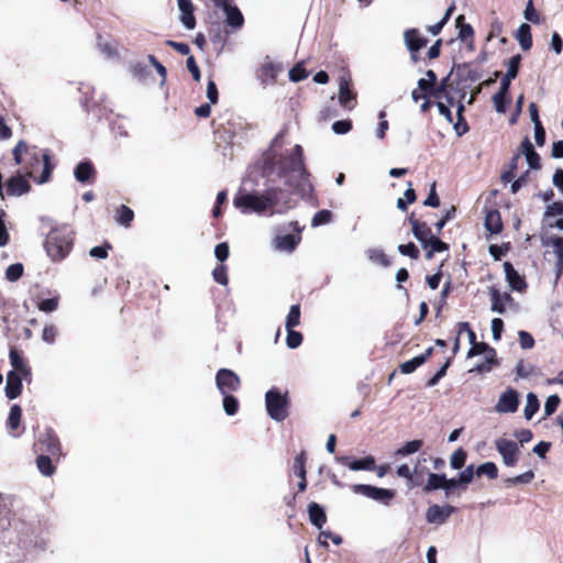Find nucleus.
Returning a JSON list of instances; mask_svg holds the SVG:
<instances>
[{
    "instance_id": "nucleus-4",
    "label": "nucleus",
    "mask_w": 563,
    "mask_h": 563,
    "mask_svg": "<svg viewBox=\"0 0 563 563\" xmlns=\"http://www.w3.org/2000/svg\"><path fill=\"white\" fill-rule=\"evenodd\" d=\"M264 157H279L273 165L276 166L280 176H287L291 173H298L301 178L308 176L303 148L299 144L295 145L290 153L277 156L274 152L268 151L264 154Z\"/></svg>"
},
{
    "instance_id": "nucleus-42",
    "label": "nucleus",
    "mask_w": 563,
    "mask_h": 563,
    "mask_svg": "<svg viewBox=\"0 0 563 563\" xmlns=\"http://www.w3.org/2000/svg\"><path fill=\"white\" fill-rule=\"evenodd\" d=\"M476 475H486L490 479L498 477V467L494 462H485L476 468Z\"/></svg>"
},
{
    "instance_id": "nucleus-45",
    "label": "nucleus",
    "mask_w": 563,
    "mask_h": 563,
    "mask_svg": "<svg viewBox=\"0 0 563 563\" xmlns=\"http://www.w3.org/2000/svg\"><path fill=\"white\" fill-rule=\"evenodd\" d=\"M332 212L330 210H319L318 212L314 213L312 220H311V225L312 227H319V225H323V224H328L332 221Z\"/></svg>"
},
{
    "instance_id": "nucleus-48",
    "label": "nucleus",
    "mask_w": 563,
    "mask_h": 563,
    "mask_svg": "<svg viewBox=\"0 0 563 563\" xmlns=\"http://www.w3.org/2000/svg\"><path fill=\"white\" fill-rule=\"evenodd\" d=\"M212 277L218 284L227 286L229 283L228 267L224 264L216 266L212 271Z\"/></svg>"
},
{
    "instance_id": "nucleus-23",
    "label": "nucleus",
    "mask_w": 563,
    "mask_h": 563,
    "mask_svg": "<svg viewBox=\"0 0 563 563\" xmlns=\"http://www.w3.org/2000/svg\"><path fill=\"white\" fill-rule=\"evenodd\" d=\"M308 515L311 525H313L318 529H321L325 525L328 519L324 509L314 501H311L308 505Z\"/></svg>"
},
{
    "instance_id": "nucleus-49",
    "label": "nucleus",
    "mask_w": 563,
    "mask_h": 563,
    "mask_svg": "<svg viewBox=\"0 0 563 563\" xmlns=\"http://www.w3.org/2000/svg\"><path fill=\"white\" fill-rule=\"evenodd\" d=\"M59 296L56 295L52 298L44 299L37 303V308L43 312H53L58 308Z\"/></svg>"
},
{
    "instance_id": "nucleus-26",
    "label": "nucleus",
    "mask_w": 563,
    "mask_h": 563,
    "mask_svg": "<svg viewBox=\"0 0 563 563\" xmlns=\"http://www.w3.org/2000/svg\"><path fill=\"white\" fill-rule=\"evenodd\" d=\"M489 295L492 300V310L498 313H504L506 311L505 302L511 300V296L507 292L501 295L495 286L489 287Z\"/></svg>"
},
{
    "instance_id": "nucleus-35",
    "label": "nucleus",
    "mask_w": 563,
    "mask_h": 563,
    "mask_svg": "<svg viewBox=\"0 0 563 563\" xmlns=\"http://www.w3.org/2000/svg\"><path fill=\"white\" fill-rule=\"evenodd\" d=\"M499 365V361L497 360V354L495 349H489L487 353H485V360L481 364H478L475 368L478 373L490 372L495 366Z\"/></svg>"
},
{
    "instance_id": "nucleus-44",
    "label": "nucleus",
    "mask_w": 563,
    "mask_h": 563,
    "mask_svg": "<svg viewBox=\"0 0 563 563\" xmlns=\"http://www.w3.org/2000/svg\"><path fill=\"white\" fill-rule=\"evenodd\" d=\"M24 273V267L21 263H14L8 266L5 271V278L9 282H16L19 280Z\"/></svg>"
},
{
    "instance_id": "nucleus-24",
    "label": "nucleus",
    "mask_w": 563,
    "mask_h": 563,
    "mask_svg": "<svg viewBox=\"0 0 563 563\" xmlns=\"http://www.w3.org/2000/svg\"><path fill=\"white\" fill-rule=\"evenodd\" d=\"M301 240L300 234L278 235L275 239V247L279 251L292 252Z\"/></svg>"
},
{
    "instance_id": "nucleus-5",
    "label": "nucleus",
    "mask_w": 563,
    "mask_h": 563,
    "mask_svg": "<svg viewBox=\"0 0 563 563\" xmlns=\"http://www.w3.org/2000/svg\"><path fill=\"white\" fill-rule=\"evenodd\" d=\"M267 415L275 421L282 422L289 416L290 398L288 390L282 393L273 387L265 394Z\"/></svg>"
},
{
    "instance_id": "nucleus-37",
    "label": "nucleus",
    "mask_w": 563,
    "mask_h": 563,
    "mask_svg": "<svg viewBox=\"0 0 563 563\" xmlns=\"http://www.w3.org/2000/svg\"><path fill=\"white\" fill-rule=\"evenodd\" d=\"M223 396V410L228 416H234L238 413L240 409V402L239 399L230 394H222Z\"/></svg>"
},
{
    "instance_id": "nucleus-22",
    "label": "nucleus",
    "mask_w": 563,
    "mask_h": 563,
    "mask_svg": "<svg viewBox=\"0 0 563 563\" xmlns=\"http://www.w3.org/2000/svg\"><path fill=\"white\" fill-rule=\"evenodd\" d=\"M338 461L343 465H347L353 471H361V470L372 471L375 468V459L371 455L366 456L364 459L354 460V461H350V457H347V456H341L338 459Z\"/></svg>"
},
{
    "instance_id": "nucleus-57",
    "label": "nucleus",
    "mask_w": 563,
    "mask_h": 563,
    "mask_svg": "<svg viewBox=\"0 0 563 563\" xmlns=\"http://www.w3.org/2000/svg\"><path fill=\"white\" fill-rule=\"evenodd\" d=\"M421 365H422V360L419 358L418 356H416L409 361L404 362L400 365V371L404 374H411Z\"/></svg>"
},
{
    "instance_id": "nucleus-19",
    "label": "nucleus",
    "mask_w": 563,
    "mask_h": 563,
    "mask_svg": "<svg viewBox=\"0 0 563 563\" xmlns=\"http://www.w3.org/2000/svg\"><path fill=\"white\" fill-rule=\"evenodd\" d=\"M484 224L490 234H499L504 229L500 212L497 209L486 210Z\"/></svg>"
},
{
    "instance_id": "nucleus-61",
    "label": "nucleus",
    "mask_w": 563,
    "mask_h": 563,
    "mask_svg": "<svg viewBox=\"0 0 563 563\" xmlns=\"http://www.w3.org/2000/svg\"><path fill=\"white\" fill-rule=\"evenodd\" d=\"M229 254H230V249H229V244L227 242L219 243L214 249V255H216L217 260L220 261L221 263H223L224 261L228 260Z\"/></svg>"
},
{
    "instance_id": "nucleus-10",
    "label": "nucleus",
    "mask_w": 563,
    "mask_h": 563,
    "mask_svg": "<svg viewBox=\"0 0 563 563\" xmlns=\"http://www.w3.org/2000/svg\"><path fill=\"white\" fill-rule=\"evenodd\" d=\"M9 360L13 367L12 371L23 375L24 380L30 383L32 380V368L23 356V352L18 350L15 346H11L9 351Z\"/></svg>"
},
{
    "instance_id": "nucleus-55",
    "label": "nucleus",
    "mask_w": 563,
    "mask_h": 563,
    "mask_svg": "<svg viewBox=\"0 0 563 563\" xmlns=\"http://www.w3.org/2000/svg\"><path fill=\"white\" fill-rule=\"evenodd\" d=\"M521 63V56L519 54L512 56L508 62V69L505 76H508L510 78H516L519 71Z\"/></svg>"
},
{
    "instance_id": "nucleus-39",
    "label": "nucleus",
    "mask_w": 563,
    "mask_h": 563,
    "mask_svg": "<svg viewBox=\"0 0 563 563\" xmlns=\"http://www.w3.org/2000/svg\"><path fill=\"white\" fill-rule=\"evenodd\" d=\"M520 159V153L514 155L508 164V169L503 172L500 175V179L504 183H510L516 177V172L518 169V162Z\"/></svg>"
},
{
    "instance_id": "nucleus-60",
    "label": "nucleus",
    "mask_w": 563,
    "mask_h": 563,
    "mask_svg": "<svg viewBox=\"0 0 563 563\" xmlns=\"http://www.w3.org/2000/svg\"><path fill=\"white\" fill-rule=\"evenodd\" d=\"M489 349H493L485 342H476L474 343L467 352V357H474L476 355L487 353Z\"/></svg>"
},
{
    "instance_id": "nucleus-28",
    "label": "nucleus",
    "mask_w": 563,
    "mask_h": 563,
    "mask_svg": "<svg viewBox=\"0 0 563 563\" xmlns=\"http://www.w3.org/2000/svg\"><path fill=\"white\" fill-rule=\"evenodd\" d=\"M455 22L459 30V38L462 42H470L472 44L474 41V30L471 24L465 23V16L460 14Z\"/></svg>"
},
{
    "instance_id": "nucleus-58",
    "label": "nucleus",
    "mask_w": 563,
    "mask_h": 563,
    "mask_svg": "<svg viewBox=\"0 0 563 563\" xmlns=\"http://www.w3.org/2000/svg\"><path fill=\"white\" fill-rule=\"evenodd\" d=\"M423 205L427 207L438 208L440 206V198L437 194V183L433 181L430 188L429 196L423 201Z\"/></svg>"
},
{
    "instance_id": "nucleus-3",
    "label": "nucleus",
    "mask_w": 563,
    "mask_h": 563,
    "mask_svg": "<svg viewBox=\"0 0 563 563\" xmlns=\"http://www.w3.org/2000/svg\"><path fill=\"white\" fill-rule=\"evenodd\" d=\"M74 232L67 227L53 228L46 235L44 247L53 262H60L74 247Z\"/></svg>"
},
{
    "instance_id": "nucleus-64",
    "label": "nucleus",
    "mask_w": 563,
    "mask_h": 563,
    "mask_svg": "<svg viewBox=\"0 0 563 563\" xmlns=\"http://www.w3.org/2000/svg\"><path fill=\"white\" fill-rule=\"evenodd\" d=\"M556 216H563V202L562 201H554L553 203L549 205L545 209L544 217H556Z\"/></svg>"
},
{
    "instance_id": "nucleus-33",
    "label": "nucleus",
    "mask_w": 563,
    "mask_h": 563,
    "mask_svg": "<svg viewBox=\"0 0 563 563\" xmlns=\"http://www.w3.org/2000/svg\"><path fill=\"white\" fill-rule=\"evenodd\" d=\"M427 260H431L434 253H440L449 250V244L443 242L437 236L429 238L427 242V249H424Z\"/></svg>"
},
{
    "instance_id": "nucleus-21",
    "label": "nucleus",
    "mask_w": 563,
    "mask_h": 563,
    "mask_svg": "<svg viewBox=\"0 0 563 563\" xmlns=\"http://www.w3.org/2000/svg\"><path fill=\"white\" fill-rule=\"evenodd\" d=\"M283 71V66L276 63H265L258 69V78L263 84L275 82L279 73Z\"/></svg>"
},
{
    "instance_id": "nucleus-27",
    "label": "nucleus",
    "mask_w": 563,
    "mask_h": 563,
    "mask_svg": "<svg viewBox=\"0 0 563 563\" xmlns=\"http://www.w3.org/2000/svg\"><path fill=\"white\" fill-rule=\"evenodd\" d=\"M227 14V23L234 27L240 29L244 24V18L241 11L236 7H232L231 2L222 7Z\"/></svg>"
},
{
    "instance_id": "nucleus-17",
    "label": "nucleus",
    "mask_w": 563,
    "mask_h": 563,
    "mask_svg": "<svg viewBox=\"0 0 563 563\" xmlns=\"http://www.w3.org/2000/svg\"><path fill=\"white\" fill-rule=\"evenodd\" d=\"M74 175L76 180L81 184H92L96 179L97 172L90 161H84L76 166Z\"/></svg>"
},
{
    "instance_id": "nucleus-47",
    "label": "nucleus",
    "mask_w": 563,
    "mask_h": 563,
    "mask_svg": "<svg viewBox=\"0 0 563 563\" xmlns=\"http://www.w3.org/2000/svg\"><path fill=\"white\" fill-rule=\"evenodd\" d=\"M398 252L404 256H409L411 260H418L420 257V251L412 242L398 245Z\"/></svg>"
},
{
    "instance_id": "nucleus-54",
    "label": "nucleus",
    "mask_w": 563,
    "mask_h": 563,
    "mask_svg": "<svg viewBox=\"0 0 563 563\" xmlns=\"http://www.w3.org/2000/svg\"><path fill=\"white\" fill-rule=\"evenodd\" d=\"M560 402H561V399L558 395L549 396L544 404V415L547 417L553 415L556 411Z\"/></svg>"
},
{
    "instance_id": "nucleus-56",
    "label": "nucleus",
    "mask_w": 563,
    "mask_h": 563,
    "mask_svg": "<svg viewBox=\"0 0 563 563\" xmlns=\"http://www.w3.org/2000/svg\"><path fill=\"white\" fill-rule=\"evenodd\" d=\"M534 477V474L532 471L525 472L518 476L507 478L506 483L508 485H517V484H529Z\"/></svg>"
},
{
    "instance_id": "nucleus-31",
    "label": "nucleus",
    "mask_w": 563,
    "mask_h": 563,
    "mask_svg": "<svg viewBox=\"0 0 563 563\" xmlns=\"http://www.w3.org/2000/svg\"><path fill=\"white\" fill-rule=\"evenodd\" d=\"M114 219L120 225H123L124 228H130L131 223L134 220V211L130 207L121 205L115 210Z\"/></svg>"
},
{
    "instance_id": "nucleus-34",
    "label": "nucleus",
    "mask_w": 563,
    "mask_h": 563,
    "mask_svg": "<svg viewBox=\"0 0 563 563\" xmlns=\"http://www.w3.org/2000/svg\"><path fill=\"white\" fill-rule=\"evenodd\" d=\"M22 409L18 404H14L10 408V412L7 420V428L10 432L16 431L21 426Z\"/></svg>"
},
{
    "instance_id": "nucleus-62",
    "label": "nucleus",
    "mask_w": 563,
    "mask_h": 563,
    "mask_svg": "<svg viewBox=\"0 0 563 563\" xmlns=\"http://www.w3.org/2000/svg\"><path fill=\"white\" fill-rule=\"evenodd\" d=\"M332 130L336 134H345L352 130L351 120H339L332 124Z\"/></svg>"
},
{
    "instance_id": "nucleus-59",
    "label": "nucleus",
    "mask_w": 563,
    "mask_h": 563,
    "mask_svg": "<svg viewBox=\"0 0 563 563\" xmlns=\"http://www.w3.org/2000/svg\"><path fill=\"white\" fill-rule=\"evenodd\" d=\"M131 73L134 77L139 79L146 78L150 75L147 66L140 62L131 65Z\"/></svg>"
},
{
    "instance_id": "nucleus-30",
    "label": "nucleus",
    "mask_w": 563,
    "mask_h": 563,
    "mask_svg": "<svg viewBox=\"0 0 563 563\" xmlns=\"http://www.w3.org/2000/svg\"><path fill=\"white\" fill-rule=\"evenodd\" d=\"M516 38L518 40L523 51H529L532 47V35L530 25L527 23H522L517 30Z\"/></svg>"
},
{
    "instance_id": "nucleus-50",
    "label": "nucleus",
    "mask_w": 563,
    "mask_h": 563,
    "mask_svg": "<svg viewBox=\"0 0 563 563\" xmlns=\"http://www.w3.org/2000/svg\"><path fill=\"white\" fill-rule=\"evenodd\" d=\"M303 336L300 332L290 329L287 330L286 344L289 349H297L301 345Z\"/></svg>"
},
{
    "instance_id": "nucleus-43",
    "label": "nucleus",
    "mask_w": 563,
    "mask_h": 563,
    "mask_svg": "<svg viewBox=\"0 0 563 563\" xmlns=\"http://www.w3.org/2000/svg\"><path fill=\"white\" fill-rule=\"evenodd\" d=\"M306 461L307 456L305 452H300L298 455H296L294 460L292 470L297 477H306L307 471H306Z\"/></svg>"
},
{
    "instance_id": "nucleus-8",
    "label": "nucleus",
    "mask_w": 563,
    "mask_h": 563,
    "mask_svg": "<svg viewBox=\"0 0 563 563\" xmlns=\"http://www.w3.org/2000/svg\"><path fill=\"white\" fill-rule=\"evenodd\" d=\"M352 489L356 494L380 501L384 505H389L390 500L396 496V492L393 489L379 488L367 484H356Z\"/></svg>"
},
{
    "instance_id": "nucleus-52",
    "label": "nucleus",
    "mask_w": 563,
    "mask_h": 563,
    "mask_svg": "<svg viewBox=\"0 0 563 563\" xmlns=\"http://www.w3.org/2000/svg\"><path fill=\"white\" fill-rule=\"evenodd\" d=\"M418 88L428 97L433 96L435 98H439L441 95V91H435V86L426 78H421L418 80Z\"/></svg>"
},
{
    "instance_id": "nucleus-13",
    "label": "nucleus",
    "mask_w": 563,
    "mask_h": 563,
    "mask_svg": "<svg viewBox=\"0 0 563 563\" xmlns=\"http://www.w3.org/2000/svg\"><path fill=\"white\" fill-rule=\"evenodd\" d=\"M27 176L18 174L8 179L5 184L4 195L9 197H19L27 194L31 190V185L26 179Z\"/></svg>"
},
{
    "instance_id": "nucleus-41",
    "label": "nucleus",
    "mask_w": 563,
    "mask_h": 563,
    "mask_svg": "<svg viewBox=\"0 0 563 563\" xmlns=\"http://www.w3.org/2000/svg\"><path fill=\"white\" fill-rule=\"evenodd\" d=\"M540 402L536 394L529 393L527 395V404L523 410L525 418L530 420L534 413L539 410Z\"/></svg>"
},
{
    "instance_id": "nucleus-32",
    "label": "nucleus",
    "mask_w": 563,
    "mask_h": 563,
    "mask_svg": "<svg viewBox=\"0 0 563 563\" xmlns=\"http://www.w3.org/2000/svg\"><path fill=\"white\" fill-rule=\"evenodd\" d=\"M52 459V455L43 453H38L36 457V466L44 476H52L55 473L56 468L53 465Z\"/></svg>"
},
{
    "instance_id": "nucleus-25",
    "label": "nucleus",
    "mask_w": 563,
    "mask_h": 563,
    "mask_svg": "<svg viewBox=\"0 0 563 563\" xmlns=\"http://www.w3.org/2000/svg\"><path fill=\"white\" fill-rule=\"evenodd\" d=\"M356 93H354L350 89V84L346 79L341 78L340 85H339V101L340 104L344 108L352 109L354 108L353 104H351L352 101H355Z\"/></svg>"
},
{
    "instance_id": "nucleus-14",
    "label": "nucleus",
    "mask_w": 563,
    "mask_h": 563,
    "mask_svg": "<svg viewBox=\"0 0 563 563\" xmlns=\"http://www.w3.org/2000/svg\"><path fill=\"white\" fill-rule=\"evenodd\" d=\"M408 220L415 238L421 243L423 249H427V242L429 241V238L433 236L430 227L426 222L418 220L415 217V213H411Z\"/></svg>"
},
{
    "instance_id": "nucleus-51",
    "label": "nucleus",
    "mask_w": 563,
    "mask_h": 563,
    "mask_svg": "<svg viewBox=\"0 0 563 563\" xmlns=\"http://www.w3.org/2000/svg\"><path fill=\"white\" fill-rule=\"evenodd\" d=\"M309 73L301 64H296L289 70V79L294 82L301 81L308 77Z\"/></svg>"
},
{
    "instance_id": "nucleus-20",
    "label": "nucleus",
    "mask_w": 563,
    "mask_h": 563,
    "mask_svg": "<svg viewBox=\"0 0 563 563\" xmlns=\"http://www.w3.org/2000/svg\"><path fill=\"white\" fill-rule=\"evenodd\" d=\"M504 269L506 274V279L514 290L521 291L526 289L527 284L525 278L520 276V274L514 268L510 262L504 263Z\"/></svg>"
},
{
    "instance_id": "nucleus-7",
    "label": "nucleus",
    "mask_w": 563,
    "mask_h": 563,
    "mask_svg": "<svg viewBox=\"0 0 563 563\" xmlns=\"http://www.w3.org/2000/svg\"><path fill=\"white\" fill-rule=\"evenodd\" d=\"M216 385L220 394L235 393L241 388L239 375L229 368H220L216 374Z\"/></svg>"
},
{
    "instance_id": "nucleus-6",
    "label": "nucleus",
    "mask_w": 563,
    "mask_h": 563,
    "mask_svg": "<svg viewBox=\"0 0 563 563\" xmlns=\"http://www.w3.org/2000/svg\"><path fill=\"white\" fill-rule=\"evenodd\" d=\"M34 449L37 453L49 454L53 457H59L62 454L59 439L52 428H47L40 433L34 443Z\"/></svg>"
},
{
    "instance_id": "nucleus-38",
    "label": "nucleus",
    "mask_w": 563,
    "mask_h": 563,
    "mask_svg": "<svg viewBox=\"0 0 563 563\" xmlns=\"http://www.w3.org/2000/svg\"><path fill=\"white\" fill-rule=\"evenodd\" d=\"M300 317H301L300 305L299 303L292 305L289 309L287 317H286V322H285L286 330H290V329H294L295 327L299 325Z\"/></svg>"
},
{
    "instance_id": "nucleus-53",
    "label": "nucleus",
    "mask_w": 563,
    "mask_h": 563,
    "mask_svg": "<svg viewBox=\"0 0 563 563\" xmlns=\"http://www.w3.org/2000/svg\"><path fill=\"white\" fill-rule=\"evenodd\" d=\"M112 250V245L109 242H104L103 245L100 246H93L89 254L91 257L98 258V260H104L108 257L109 251Z\"/></svg>"
},
{
    "instance_id": "nucleus-16",
    "label": "nucleus",
    "mask_w": 563,
    "mask_h": 563,
    "mask_svg": "<svg viewBox=\"0 0 563 563\" xmlns=\"http://www.w3.org/2000/svg\"><path fill=\"white\" fill-rule=\"evenodd\" d=\"M453 511L454 507L449 505L444 507H441L439 505H432L428 508L426 518L427 521L430 523L442 525L449 519Z\"/></svg>"
},
{
    "instance_id": "nucleus-1",
    "label": "nucleus",
    "mask_w": 563,
    "mask_h": 563,
    "mask_svg": "<svg viewBox=\"0 0 563 563\" xmlns=\"http://www.w3.org/2000/svg\"><path fill=\"white\" fill-rule=\"evenodd\" d=\"M14 163L22 167L25 176L33 178L37 184L49 180L54 165L47 154H42L36 146H30L24 141H19L12 150Z\"/></svg>"
},
{
    "instance_id": "nucleus-63",
    "label": "nucleus",
    "mask_w": 563,
    "mask_h": 563,
    "mask_svg": "<svg viewBox=\"0 0 563 563\" xmlns=\"http://www.w3.org/2000/svg\"><path fill=\"white\" fill-rule=\"evenodd\" d=\"M519 343L523 350L532 349L534 345L533 336L527 331H519Z\"/></svg>"
},
{
    "instance_id": "nucleus-18",
    "label": "nucleus",
    "mask_w": 563,
    "mask_h": 563,
    "mask_svg": "<svg viewBox=\"0 0 563 563\" xmlns=\"http://www.w3.org/2000/svg\"><path fill=\"white\" fill-rule=\"evenodd\" d=\"M178 8L181 12L180 21L186 29L192 30L196 26V18L194 15L195 7L191 0H177Z\"/></svg>"
},
{
    "instance_id": "nucleus-11",
    "label": "nucleus",
    "mask_w": 563,
    "mask_h": 563,
    "mask_svg": "<svg viewBox=\"0 0 563 563\" xmlns=\"http://www.w3.org/2000/svg\"><path fill=\"white\" fill-rule=\"evenodd\" d=\"M404 38L406 46L411 54V59L416 63L418 60L417 54L428 44V40L421 35L418 29L406 30Z\"/></svg>"
},
{
    "instance_id": "nucleus-2",
    "label": "nucleus",
    "mask_w": 563,
    "mask_h": 563,
    "mask_svg": "<svg viewBox=\"0 0 563 563\" xmlns=\"http://www.w3.org/2000/svg\"><path fill=\"white\" fill-rule=\"evenodd\" d=\"M233 203L243 213H263L275 208L283 212L291 208L287 192L280 187L267 188L263 194H239L234 197Z\"/></svg>"
},
{
    "instance_id": "nucleus-9",
    "label": "nucleus",
    "mask_w": 563,
    "mask_h": 563,
    "mask_svg": "<svg viewBox=\"0 0 563 563\" xmlns=\"http://www.w3.org/2000/svg\"><path fill=\"white\" fill-rule=\"evenodd\" d=\"M495 445L506 466H515L518 463L520 449L517 442L500 438L496 440Z\"/></svg>"
},
{
    "instance_id": "nucleus-46",
    "label": "nucleus",
    "mask_w": 563,
    "mask_h": 563,
    "mask_svg": "<svg viewBox=\"0 0 563 563\" xmlns=\"http://www.w3.org/2000/svg\"><path fill=\"white\" fill-rule=\"evenodd\" d=\"M466 457H467V454L462 448L455 450L450 460V464H451L452 468L461 470L466 462Z\"/></svg>"
},
{
    "instance_id": "nucleus-40",
    "label": "nucleus",
    "mask_w": 563,
    "mask_h": 563,
    "mask_svg": "<svg viewBox=\"0 0 563 563\" xmlns=\"http://www.w3.org/2000/svg\"><path fill=\"white\" fill-rule=\"evenodd\" d=\"M422 445H423L422 440L408 441L395 452V455L396 456H407V455L413 454V453L418 452L422 448Z\"/></svg>"
},
{
    "instance_id": "nucleus-15",
    "label": "nucleus",
    "mask_w": 563,
    "mask_h": 563,
    "mask_svg": "<svg viewBox=\"0 0 563 563\" xmlns=\"http://www.w3.org/2000/svg\"><path fill=\"white\" fill-rule=\"evenodd\" d=\"M23 380H24L23 375H20V373H18V372L10 371L7 374V384H5L4 391H5V396L10 400H13L21 395L22 388H23V384H22Z\"/></svg>"
},
{
    "instance_id": "nucleus-29",
    "label": "nucleus",
    "mask_w": 563,
    "mask_h": 563,
    "mask_svg": "<svg viewBox=\"0 0 563 563\" xmlns=\"http://www.w3.org/2000/svg\"><path fill=\"white\" fill-rule=\"evenodd\" d=\"M550 242L553 246L554 254L556 255L555 273L559 278L563 274V238L554 236Z\"/></svg>"
},
{
    "instance_id": "nucleus-12",
    "label": "nucleus",
    "mask_w": 563,
    "mask_h": 563,
    "mask_svg": "<svg viewBox=\"0 0 563 563\" xmlns=\"http://www.w3.org/2000/svg\"><path fill=\"white\" fill-rule=\"evenodd\" d=\"M519 406V395L518 391L508 388L506 391H504L498 399V402L496 404V411L500 413H512L518 410Z\"/></svg>"
},
{
    "instance_id": "nucleus-36",
    "label": "nucleus",
    "mask_w": 563,
    "mask_h": 563,
    "mask_svg": "<svg viewBox=\"0 0 563 563\" xmlns=\"http://www.w3.org/2000/svg\"><path fill=\"white\" fill-rule=\"evenodd\" d=\"M446 483V477L444 474H435L430 473L428 477L427 485L424 486V492H432L440 488L444 489V484Z\"/></svg>"
}]
</instances>
